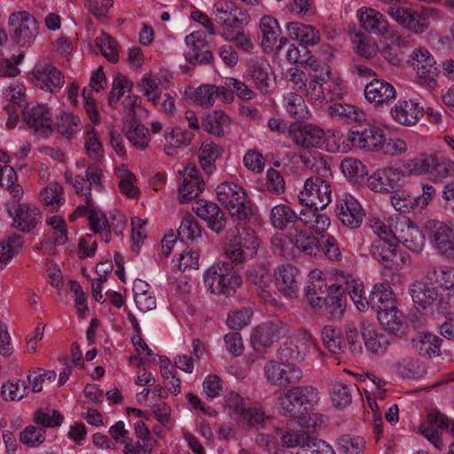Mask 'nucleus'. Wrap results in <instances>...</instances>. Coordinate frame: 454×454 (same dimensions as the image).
I'll use <instances>...</instances> for the list:
<instances>
[{
  "label": "nucleus",
  "mask_w": 454,
  "mask_h": 454,
  "mask_svg": "<svg viewBox=\"0 0 454 454\" xmlns=\"http://www.w3.org/2000/svg\"><path fill=\"white\" fill-rule=\"evenodd\" d=\"M322 423L321 419L317 414L304 416L300 419V424L301 427H306L307 431L301 430L294 433H286L281 437V443L286 448L299 447V450L302 449V446H307L313 437L310 432V428L316 429L319 425L317 421Z\"/></svg>",
  "instance_id": "a211bd4d"
},
{
  "label": "nucleus",
  "mask_w": 454,
  "mask_h": 454,
  "mask_svg": "<svg viewBox=\"0 0 454 454\" xmlns=\"http://www.w3.org/2000/svg\"><path fill=\"white\" fill-rule=\"evenodd\" d=\"M216 10V19L222 26L241 27L242 21L239 19L241 12L232 3H221Z\"/></svg>",
  "instance_id": "c03bdc74"
},
{
  "label": "nucleus",
  "mask_w": 454,
  "mask_h": 454,
  "mask_svg": "<svg viewBox=\"0 0 454 454\" xmlns=\"http://www.w3.org/2000/svg\"><path fill=\"white\" fill-rule=\"evenodd\" d=\"M330 184L319 176H313L304 183L303 191L298 197L299 202L316 210L325 209L331 202Z\"/></svg>",
  "instance_id": "7ed1b4c3"
},
{
  "label": "nucleus",
  "mask_w": 454,
  "mask_h": 454,
  "mask_svg": "<svg viewBox=\"0 0 454 454\" xmlns=\"http://www.w3.org/2000/svg\"><path fill=\"white\" fill-rule=\"evenodd\" d=\"M359 124L350 129L348 140L354 146L368 151H380L384 142L382 129L370 123Z\"/></svg>",
  "instance_id": "423d86ee"
},
{
  "label": "nucleus",
  "mask_w": 454,
  "mask_h": 454,
  "mask_svg": "<svg viewBox=\"0 0 454 454\" xmlns=\"http://www.w3.org/2000/svg\"><path fill=\"white\" fill-rule=\"evenodd\" d=\"M423 113V107L412 100L399 101L390 111L393 119L404 126L415 125Z\"/></svg>",
  "instance_id": "4be33fe9"
},
{
  "label": "nucleus",
  "mask_w": 454,
  "mask_h": 454,
  "mask_svg": "<svg viewBox=\"0 0 454 454\" xmlns=\"http://www.w3.org/2000/svg\"><path fill=\"white\" fill-rule=\"evenodd\" d=\"M398 239L396 236L382 237L378 239L372 247V255L378 259L385 268H397L401 257L398 254Z\"/></svg>",
  "instance_id": "f8f14e48"
},
{
  "label": "nucleus",
  "mask_w": 454,
  "mask_h": 454,
  "mask_svg": "<svg viewBox=\"0 0 454 454\" xmlns=\"http://www.w3.org/2000/svg\"><path fill=\"white\" fill-rule=\"evenodd\" d=\"M412 66L417 71L418 75L428 82L435 83L434 78L438 75L440 69L430 52L422 48L415 50L411 55Z\"/></svg>",
  "instance_id": "aec40b11"
},
{
  "label": "nucleus",
  "mask_w": 454,
  "mask_h": 454,
  "mask_svg": "<svg viewBox=\"0 0 454 454\" xmlns=\"http://www.w3.org/2000/svg\"><path fill=\"white\" fill-rule=\"evenodd\" d=\"M263 372L267 380L279 387L299 384L303 377L302 371L295 364H282L274 360L265 364Z\"/></svg>",
  "instance_id": "20e7f679"
},
{
  "label": "nucleus",
  "mask_w": 454,
  "mask_h": 454,
  "mask_svg": "<svg viewBox=\"0 0 454 454\" xmlns=\"http://www.w3.org/2000/svg\"><path fill=\"white\" fill-rule=\"evenodd\" d=\"M47 224L53 230V244L61 246L67 242V228L65 220L60 216H52L47 219Z\"/></svg>",
  "instance_id": "680f3d73"
},
{
  "label": "nucleus",
  "mask_w": 454,
  "mask_h": 454,
  "mask_svg": "<svg viewBox=\"0 0 454 454\" xmlns=\"http://www.w3.org/2000/svg\"><path fill=\"white\" fill-rule=\"evenodd\" d=\"M425 230L438 252L454 259V221L431 219L426 223Z\"/></svg>",
  "instance_id": "f03ea898"
},
{
  "label": "nucleus",
  "mask_w": 454,
  "mask_h": 454,
  "mask_svg": "<svg viewBox=\"0 0 454 454\" xmlns=\"http://www.w3.org/2000/svg\"><path fill=\"white\" fill-rule=\"evenodd\" d=\"M442 273V283L438 287L441 293L439 306L446 308L454 305V270Z\"/></svg>",
  "instance_id": "864d4df0"
},
{
  "label": "nucleus",
  "mask_w": 454,
  "mask_h": 454,
  "mask_svg": "<svg viewBox=\"0 0 454 454\" xmlns=\"http://www.w3.org/2000/svg\"><path fill=\"white\" fill-rule=\"evenodd\" d=\"M79 119L71 114L63 113L58 119L57 131L68 139L77 131Z\"/></svg>",
  "instance_id": "e2e57ef3"
},
{
  "label": "nucleus",
  "mask_w": 454,
  "mask_h": 454,
  "mask_svg": "<svg viewBox=\"0 0 454 454\" xmlns=\"http://www.w3.org/2000/svg\"><path fill=\"white\" fill-rule=\"evenodd\" d=\"M327 295L324 303L327 314L333 319H340L345 311L344 287L340 283L325 285Z\"/></svg>",
  "instance_id": "a878e982"
},
{
  "label": "nucleus",
  "mask_w": 454,
  "mask_h": 454,
  "mask_svg": "<svg viewBox=\"0 0 454 454\" xmlns=\"http://www.w3.org/2000/svg\"><path fill=\"white\" fill-rule=\"evenodd\" d=\"M196 215L207 223V226L216 234L222 233L228 223V217L223 209L214 202L200 200L192 207Z\"/></svg>",
  "instance_id": "9d476101"
},
{
  "label": "nucleus",
  "mask_w": 454,
  "mask_h": 454,
  "mask_svg": "<svg viewBox=\"0 0 454 454\" xmlns=\"http://www.w3.org/2000/svg\"><path fill=\"white\" fill-rule=\"evenodd\" d=\"M292 394L298 406L304 410L312 407L318 400L317 389L311 386L292 387Z\"/></svg>",
  "instance_id": "8fccbe9b"
},
{
  "label": "nucleus",
  "mask_w": 454,
  "mask_h": 454,
  "mask_svg": "<svg viewBox=\"0 0 454 454\" xmlns=\"http://www.w3.org/2000/svg\"><path fill=\"white\" fill-rule=\"evenodd\" d=\"M322 340L325 348L333 354L340 353L343 348L340 331L331 325L324 327Z\"/></svg>",
  "instance_id": "4d7b16f0"
},
{
  "label": "nucleus",
  "mask_w": 454,
  "mask_h": 454,
  "mask_svg": "<svg viewBox=\"0 0 454 454\" xmlns=\"http://www.w3.org/2000/svg\"><path fill=\"white\" fill-rule=\"evenodd\" d=\"M351 387L342 382H335L332 388V400L335 406L345 407L351 403Z\"/></svg>",
  "instance_id": "0e129e2a"
},
{
  "label": "nucleus",
  "mask_w": 454,
  "mask_h": 454,
  "mask_svg": "<svg viewBox=\"0 0 454 454\" xmlns=\"http://www.w3.org/2000/svg\"><path fill=\"white\" fill-rule=\"evenodd\" d=\"M310 81L305 89V96L316 105L321 104L325 100H328L325 93L324 84L326 80L324 76L310 74ZM329 100H333V96L329 97Z\"/></svg>",
  "instance_id": "79ce46f5"
},
{
  "label": "nucleus",
  "mask_w": 454,
  "mask_h": 454,
  "mask_svg": "<svg viewBox=\"0 0 454 454\" xmlns=\"http://www.w3.org/2000/svg\"><path fill=\"white\" fill-rule=\"evenodd\" d=\"M286 332V326L280 321L262 323L252 333V346L257 352L263 353L273 342L284 337Z\"/></svg>",
  "instance_id": "6e6552de"
},
{
  "label": "nucleus",
  "mask_w": 454,
  "mask_h": 454,
  "mask_svg": "<svg viewBox=\"0 0 454 454\" xmlns=\"http://www.w3.org/2000/svg\"><path fill=\"white\" fill-rule=\"evenodd\" d=\"M201 235V230L198 221L195 217L186 213L183 217L182 223L179 226L177 236L181 240H191L193 241L200 238Z\"/></svg>",
  "instance_id": "09e8293b"
},
{
  "label": "nucleus",
  "mask_w": 454,
  "mask_h": 454,
  "mask_svg": "<svg viewBox=\"0 0 454 454\" xmlns=\"http://www.w3.org/2000/svg\"><path fill=\"white\" fill-rule=\"evenodd\" d=\"M398 243L400 241L410 250L419 253L425 244V237L418 227L407 225L406 230L402 229L397 237Z\"/></svg>",
  "instance_id": "a19ab883"
},
{
  "label": "nucleus",
  "mask_w": 454,
  "mask_h": 454,
  "mask_svg": "<svg viewBox=\"0 0 454 454\" xmlns=\"http://www.w3.org/2000/svg\"><path fill=\"white\" fill-rule=\"evenodd\" d=\"M230 124V118L223 111H214L202 119L205 130L216 137H223V126Z\"/></svg>",
  "instance_id": "ea45409f"
},
{
  "label": "nucleus",
  "mask_w": 454,
  "mask_h": 454,
  "mask_svg": "<svg viewBox=\"0 0 454 454\" xmlns=\"http://www.w3.org/2000/svg\"><path fill=\"white\" fill-rule=\"evenodd\" d=\"M45 430L43 427L28 426L20 434V441L29 448H36L45 442Z\"/></svg>",
  "instance_id": "5fc2aeb1"
},
{
  "label": "nucleus",
  "mask_w": 454,
  "mask_h": 454,
  "mask_svg": "<svg viewBox=\"0 0 454 454\" xmlns=\"http://www.w3.org/2000/svg\"><path fill=\"white\" fill-rule=\"evenodd\" d=\"M328 114L332 117L339 116L347 122H363L366 121V114L356 107L341 103H334L328 106Z\"/></svg>",
  "instance_id": "58836bf2"
},
{
  "label": "nucleus",
  "mask_w": 454,
  "mask_h": 454,
  "mask_svg": "<svg viewBox=\"0 0 454 454\" xmlns=\"http://www.w3.org/2000/svg\"><path fill=\"white\" fill-rule=\"evenodd\" d=\"M247 281L255 286V291L263 301H271V274L263 266L250 267L246 273Z\"/></svg>",
  "instance_id": "5701e85b"
},
{
  "label": "nucleus",
  "mask_w": 454,
  "mask_h": 454,
  "mask_svg": "<svg viewBox=\"0 0 454 454\" xmlns=\"http://www.w3.org/2000/svg\"><path fill=\"white\" fill-rule=\"evenodd\" d=\"M358 20L361 27L369 33L383 35L389 30L388 21L380 12L364 8L358 12Z\"/></svg>",
  "instance_id": "393cba45"
},
{
  "label": "nucleus",
  "mask_w": 454,
  "mask_h": 454,
  "mask_svg": "<svg viewBox=\"0 0 454 454\" xmlns=\"http://www.w3.org/2000/svg\"><path fill=\"white\" fill-rule=\"evenodd\" d=\"M35 78L36 86L50 90L51 92L56 89H60L65 82L62 73L51 65L37 68L35 72Z\"/></svg>",
  "instance_id": "2f4dec72"
},
{
  "label": "nucleus",
  "mask_w": 454,
  "mask_h": 454,
  "mask_svg": "<svg viewBox=\"0 0 454 454\" xmlns=\"http://www.w3.org/2000/svg\"><path fill=\"white\" fill-rule=\"evenodd\" d=\"M387 12L399 26L414 34H422L429 27V11L419 12L411 8L391 5Z\"/></svg>",
  "instance_id": "39448f33"
},
{
  "label": "nucleus",
  "mask_w": 454,
  "mask_h": 454,
  "mask_svg": "<svg viewBox=\"0 0 454 454\" xmlns=\"http://www.w3.org/2000/svg\"><path fill=\"white\" fill-rule=\"evenodd\" d=\"M364 448V442L361 437L343 435L339 440L340 452L342 454H359Z\"/></svg>",
  "instance_id": "774afa93"
},
{
  "label": "nucleus",
  "mask_w": 454,
  "mask_h": 454,
  "mask_svg": "<svg viewBox=\"0 0 454 454\" xmlns=\"http://www.w3.org/2000/svg\"><path fill=\"white\" fill-rule=\"evenodd\" d=\"M336 215L345 226L356 229L361 225L364 212L356 200L345 196L336 207Z\"/></svg>",
  "instance_id": "f3484780"
},
{
  "label": "nucleus",
  "mask_w": 454,
  "mask_h": 454,
  "mask_svg": "<svg viewBox=\"0 0 454 454\" xmlns=\"http://www.w3.org/2000/svg\"><path fill=\"white\" fill-rule=\"evenodd\" d=\"M286 111L296 119L306 118L309 112L303 98L296 93H290L285 98Z\"/></svg>",
  "instance_id": "052dcab7"
},
{
  "label": "nucleus",
  "mask_w": 454,
  "mask_h": 454,
  "mask_svg": "<svg viewBox=\"0 0 454 454\" xmlns=\"http://www.w3.org/2000/svg\"><path fill=\"white\" fill-rule=\"evenodd\" d=\"M402 174L398 169H378L367 180L369 187L378 192L395 193L401 184Z\"/></svg>",
  "instance_id": "2eb2a0df"
},
{
  "label": "nucleus",
  "mask_w": 454,
  "mask_h": 454,
  "mask_svg": "<svg viewBox=\"0 0 454 454\" xmlns=\"http://www.w3.org/2000/svg\"><path fill=\"white\" fill-rule=\"evenodd\" d=\"M360 329L364 345L368 350L374 354H383L386 351L390 343L387 335L378 333L365 324H362Z\"/></svg>",
  "instance_id": "c9c22d12"
},
{
  "label": "nucleus",
  "mask_w": 454,
  "mask_h": 454,
  "mask_svg": "<svg viewBox=\"0 0 454 454\" xmlns=\"http://www.w3.org/2000/svg\"><path fill=\"white\" fill-rule=\"evenodd\" d=\"M18 176L12 167L0 165V187L6 188L14 199L20 200L23 194V189L16 184Z\"/></svg>",
  "instance_id": "37998d69"
},
{
  "label": "nucleus",
  "mask_w": 454,
  "mask_h": 454,
  "mask_svg": "<svg viewBox=\"0 0 454 454\" xmlns=\"http://www.w3.org/2000/svg\"><path fill=\"white\" fill-rule=\"evenodd\" d=\"M95 45L110 62L116 63L119 60L118 43L110 35L103 33L96 38Z\"/></svg>",
  "instance_id": "de8ad7c7"
},
{
  "label": "nucleus",
  "mask_w": 454,
  "mask_h": 454,
  "mask_svg": "<svg viewBox=\"0 0 454 454\" xmlns=\"http://www.w3.org/2000/svg\"><path fill=\"white\" fill-rule=\"evenodd\" d=\"M377 314L380 325L390 334L399 338H402L405 334L406 325L403 321V315L398 310L396 304H395L392 309L380 310Z\"/></svg>",
  "instance_id": "cd10ccee"
},
{
  "label": "nucleus",
  "mask_w": 454,
  "mask_h": 454,
  "mask_svg": "<svg viewBox=\"0 0 454 454\" xmlns=\"http://www.w3.org/2000/svg\"><path fill=\"white\" fill-rule=\"evenodd\" d=\"M23 119L29 129L42 136H48L53 130V120L48 107L43 105H35L23 107Z\"/></svg>",
  "instance_id": "1a4fd4ad"
},
{
  "label": "nucleus",
  "mask_w": 454,
  "mask_h": 454,
  "mask_svg": "<svg viewBox=\"0 0 454 454\" xmlns=\"http://www.w3.org/2000/svg\"><path fill=\"white\" fill-rule=\"evenodd\" d=\"M252 316V309L245 308L229 313L226 322L230 328L239 331L248 325Z\"/></svg>",
  "instance_id": "69168bd1"
},
{
  "label": "nucleus",
  "mask_w": 454,
  "mask_h": 454,
  "mask_svg": "<svg viewBox=\"0 0 454 454\" xmlns=\"http://www.w3.org/2000/svg\"><path fill=\"white\" fill-rule=\"evenodd\" d=\"M274 275L278 290L286 297L296 298L300 289L299 270L291 264H285L279 266Z\"/></svg>",
  "instance_id": "dca6fc26"
},
{
  "label": "nucleus",
  "mask_w": 454,
  "mask_h": 454,
  "mask_svg": "<svg viewBox=\"0 0 454 454\" xmlns=\"http://www.w3.org/2000/svg\"><path fill=\"white\" fill-rule=\"evenodd\" d=\"M396 368L399 374L406 379H419L427 372L424 364L414 358L402 359L397 362Z\"/></svg>",
  "instance_id": "49530a36"
},
{
  "label": "nucleus",
  "mask_w": 454,
  "mask_h": 454,
  "mask_svg": "<svg viewBox=\"0 0 454 454\" xmlns=\"http://www.w3.org/2000/svg\"><path fill=\"white\" fill-rule=\"evenodd\" d=\"M302 217H298L295 211L285 204H278L271 208L270 211V223L274 228L284 231L290 225L292 229L295 228L296 225L302 223Z\"/></svg>",
  "instance_id": "c85d7f7f"
},
{
  "label": "nucleus",
  "mask_w": 454,
  "mask_h": 454,
  "mask_svg": "<svg viewBox=\"0 0 454 454\" xmlns=\"http://www.w3.org/2000/svg\"><path fill=\"white\" fill-rule=\"evenodd\" d=\"M269 68V65L263 62L252 61L247 70V76L255 88L263 94L270 93Z\"/></svg>",
  "instance_id": "f704fd0d"
},
{
  "label": "nucleus",
  "mask_w": 454,
  "mask_h": 454,
  "mask_svg": "<svg viewBox=\"0 0 454 454\" xmlns=\"http://www.w3.org/2000/svg\"><path fill=\"white\" fill-rule=\"evenodd\" d=\"M185 43L192 45L191 50L186 53V59L193 65L210 64L214 60L213 53L208 50L206 43L196 40L195 35L191 34L185 37Z\"/></svg>",
  "instance_id": "c756f323"
},
{
  "label": "nucleus",
  "mask_w": 454,
  "mask_h": 454,
  "mask_svg": "<svg viewBox=\"0 0 454 454\" xmlns=\"http://www.w3.org/2000/svg\"><path fill=\"white\" fill-rule=\"evenodd\" d=\"M450 426V419L445 414L434 410L428 412L427 424L420 425L419 431L436 449L442 450L443 444L440 430L448 429Z\"/></svg>",
  "instance_id": "4468645a"
},
{
  "label": "nucleus",
  "mask_w": 454,
  "mask_h": 454,
  "mask_svg": "<svg viewBox=\"0 0 454 454\" xmlns=\"http://www.w3.org/2000/svg\"><path fill=\"white\" fill-rule=\"evenodd\" d=\"M340 168L343 174L354 182L359 181L367 174L362 161L353 158L344 159L340 163Z\"/></svg>",
  "instance_id": "bf43d9fd"
},
{
  "label": "nucleus",
  "mask_w": 454,
  "mask_h": 454,
  "mask_svg": "<svg viewBox=\"0 0 454 454\" xmlns=\"http://www.w3.org/2000/svg\"><path fill=\"white\" fill-rule=\"evenodd\" d=\"M260 28L262 35V46L271 48L277 42L280 32L278 21L274 18L265 16L260 21Z\"/></svg>",
  "instance_id": "a18cd8bd"
},
{
  "label": "nucleus",
  "mask_w": 454,
  "mask_h": 454,
  "mask_svg": "<svg viewBox=\"0 0 454 454\" xmlns=\"http://www.w3.org/2000/svg\"><path fill=\"white\" fill-rule=\"evenodd\" d=\"M289 136L302 149L321 148L325 141L323 129L310 123L299 122L290 126Z\"/></svg>",
  "instance_id": "0eeeda50"
},
{
  "label": "nucleus",
  "mask_w": 454,
  "mask_h": 454,
  "mask_svg": "<svg viewBox=\"0 0 454 454\" xmlns=\"http://www.w3.org/2000/svg\"><path fill=\"white\" fill-rule=\"evenodd\" d=\"M268 418L262 411L254 407H249L246 408L237 420L243 427L251 429L262 426Z\"/></svg>",
  "instance_id": "6e6d98bb"
},
{
  "label": "nucleus",
  "mask_w": 454,
  "mask_h": 454,
  "mask_svg": "<svg viewBox=\"0 0 454 454\" xmlns=\"http://www.w3.org/2000/svg\"><path fill=\"white\" fill-rule=\"evenodd\" d=\"M287 34L290 37L304 43L305 45H315L320 42V34L314 27L300 22H289L286 26Z\"/></svg>",
  "instance_id": "473e14b6"
},
{
  "label": "nucleus",
  "mask_w": 454,
  "mask_h": 454,
  "mask_svg": "<svg viewBox=\"0 0 454 454\" xmlns=\"http://www.w3.org/2000/svg\"><path fill=\"white\" fill-rule=\"evenodd\" d=\"M233 270L231 262H221L213 264L204 274L205 285L212 294L223 290L220 284L224 281L227 274Z\"/></svg>",
  "instance_id": "7c9ffc66"
},
{
  "label": "nucleus",
  "mask_w": 454,
  "mask_h": 454,
  "mask_svg": "<svg viewBox=\"0 0 454 454\" xmlns=\"http://www.w3.org/2000/svg\"><path fill=\"white\" fill-rule=\"evenodd\" d=\"M8 214L13 218L12 226L22 232L35 229L43 217L38 207L27 203H19L13 212L8 208Z\"/></svg>",
  "instance_id": "ddd939ff"
},
{
  "label": "nucleus",
  "mask_w": 454,
  "mask_h": 454,
  "mask_svg": "<svg viewBox=\"0 0 454 454\" xmlns=\"http://www.w3.org/2000/svg\"><path fill=\"white\" fill-rule=\"evenodd\" d=\"M410 294L418 309H425L434 302L439 305V299L441 298L438 287L421 281H417L411 286Z\"/></svg>",
  "instance_id": "b1692460"
},
{
  "label": "nucleus",
  "mask_w": 454,
  "mask_h": 454,
  "mask_svg": "<svg viewBox=\"0 0 454 454\" xmlns=\"http://www.w3.org/2000/svg\"><path fill=\"white\" fill-rule=\"evenodd\" d=\"M223 149L214 142H203L200 148V163L203 170L211 174L215 170V161L222 156Z\"/></svg>",
  "instance_id": "e433bc0d"
},
{
  "label": "nucleus",
  "mask_w": 454,
  "mask_h": 454,
  "mask_svg": "<svg viewBox=\"0 0 454 454\" xmlns=\"http://www.w3.org/2000/svg\"><path fill=\"white\" fill-rule=\"evenodd\" d=\"M204 187L203 179L184 180L179 188V202L184 204L195 199L203 192Z\"/></svg>",
  "instance_id": "603ef678"
},
{
  "label": "nucleus",
  "mask_w": 454,
  "mask_h": 454,
  "mask_svg": "<svg viewBox=\"0 0 454 454\" xmlns=\"http://www.w3.org/2000/svg\"><path fill=\"white\" fill-rule=\"evenodd\" d=\"M412 341L421 356L431 358L433 356L441 355L442 340L436 335L430 333H419Z\"/></svg>",
  "instance_id": "72a5a7b5"
},
{
  "label": "nucleus",
  "mask_w": 454,
  "mask_h": 454,
  "mask_svg": "<svg viewBox=\"0 0 454 454\" xmlns=\"http://www.w3.org/2000/svg\"><path fill=\"white\" fill-rule=\"evenodd\" d=\"M303 226L302 223H300L287 232L288 242L293 247L308 255H317L320 251L319 239L311 232L302 228Z\"/></svg>",
  "instance_id": "6ab92c4d"
},
{
  "label": "nucleus",
  "mask_w": 454,
  "mask_h": 454,
  "mask_svg": "<svg viewBox=\"0 0 454 454\" xmlns=\"http://www.w3.org/2000/svg\"><path fill=\"white\" fill-rule=\"evenodd\" d=\"M124 133L129 142L139 150H144L150 142L149 130L138 121L124 124Z\"/></svg>",
  "instance_id": "4c0bfd02"
},
{
  "label": "nucleus",
  "mask_w": 454,
  "mask_h": 454,
  "mask_svg": "<svg viewBox=\"0 0 454 454\" xmlns=\"http://www.w3.org/2000/svg\"><path fill=\"white\" fill-rule=\"evenodd\" d=\"M364 92L367 101L376 106L388 103L396 97L394 86L383 79H373L365 85Z\"/></svg>",
  "instance_id": "412c9836"
},
{
  "label": "nucleus",
  "mask_w": 454,
  "mask_h": 454,
  "mask_svg": "<svg viewBox=\"0 0 454 454\" xmlns=\"http://www.w3.org/2000/svg\"><path fill=\"white\" fill-rule=\"evenodd\" d=\"M232 240L239 243V246L248 250V252H250V257L256 254L260 245L255 231L249 227H241L240 230L238 228V234Z\"/></svg>",
  "instance_id": "3c124183"
},
{
  "label": "nucleus",
  "mask_w": 454,
  "mask_h": 454,
  "mask_svg": "<svg viewBox=\"0 0 454 454\" xmlns=\"http://www.w3.org/2000/svg\"><path fill=\"white\" fill-rule=\"evenodd\" d=\"M365 303L376 312L392 309L396 301L388 284H376L373 286L369 296L364 298Z\"/></svg>",
  "instance_id": "bb28decb"
},
{
  "label": "nucleus",
  "mask_w": 454,
  "mask_h": 454,
  "mask_svg": "<svg viewBox=\"0 0 454 454\" xmlns=\"http://www.w3.org/2000/svg\"><path fill=\"white\" fill-rule=\"evenodd\" d=\"M33 420L35 424L43 427H56L62 424L63 416L56 410H53L52 414H50L39 409L34 413Z\"/></svg>",
  "instance_id": "338daca9"
},
{
  "label": "nucleus",
  "mask_w": 454,
  "mask_h": 454,
  "mask_svg": "<svg viewBox=\"0 0 454 454\" xmlns=\"http://www.w3.org/2000/svg\"><path fill=\"white\" fill-rule=\"evenodd\" d=\"M11 23L20 21L14 30L12 39L21 47L30 46L38 35V25L35 19L27 12L12 13L10 16Z\"/></svg>",
  "instance_id": "9b49d317"
},
{
  "label": "nucleus",
  "mask_w": 454,
  "mask_h": 454,
  "mask_svg": "<svg viewBox=\"0 0 454 454\" xmlns=\"http://www.w3.org/2000/svg\"><path fill=\"white\" fill-rule=\"evenodd\" d=\"M436 166L433 155H421L410 160L404 168H408L409 174L424 175L429 173Z\"/></svg>",
  "instance_id": "13d9d810"
},
{
  "label": "nucleus",
  "mask_w": 454,
  "mask_h": 454,
  "mask_svg": "<svg viewBox=\"0 0 454 454\" xmlns=\"http://www.w3.org/2000/svg\"><path fill=\"white\" fill-rule=\"evenodd\" d=\"M218 200L239 221H248L254 215L252 203L245 190L235 183L224 182L216 189Z\"/></svg>",
  "instance_id": "f257e3e1"
}]
</instances>
